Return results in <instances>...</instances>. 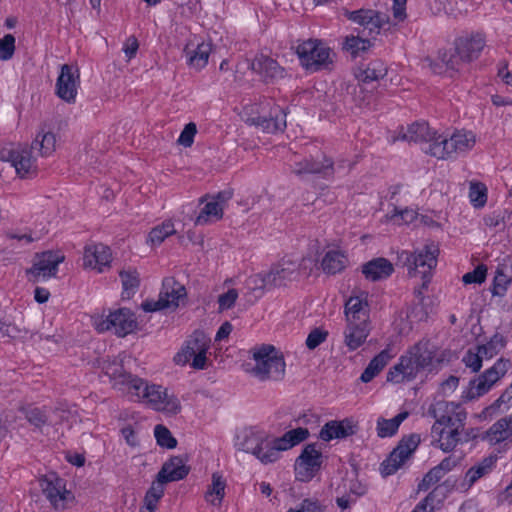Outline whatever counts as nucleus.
I'll list each match as a JSON object with an SVG mask.
<instances>
[{
  "mask_svg": "<svg viewBox=\"0 0 512 512\" xmlns=\"http://www.w3.org/2000/svg\"><path fill=\"white\" fill-rule=\"evenodd\" d=\"M309 437L307 428L298 427L281 437H273L264 430L245 428L236 436L235 446L255 456L262 464L278 461L281 453L305 441Z\"/></svg>",
  "mask_w": 512,
  "mask_h": 512,
  "instance_id": "nucleus-1",
  "label": "nucleus"
},
{
  "mask_svg": "<svg viewBox=\"0 0 512 512\" xmlns=\"http://www.w3.org/2000/svg\"><path fill=\"white\" fill-rule=\"evenodd\" d=\"M428 414L435 419L431 434L438 447L444 452L453 450L460 439L465 410L454 402L437 401L430 405Z\"/></svg>",
  "mask_w": 512,
  "mask_h": 512,
  "instance_id": "nucleus-2",
  "label": "nucleus"
},
{
  "mask_svg": "<svg viewBox=\"0 0 512 512\" xmlns=\"http://www.w3.org/2000/svg\"><path fill=\"white\" fill-rule=\"evenodd\" d=\"M442 359L438 356L437 347L430 341L422 340L412 346L401 356L387 373V381L403 383L415 379L425 369L434 368Z\"/></svg>",
  "mask_w": 512,
  "mask_h": 512,
  "instance_id": "nucleus-3",
  "label": "nucleus"
},
{
  "mask_svg": "<svg viewBox=\"0 0 512 512\" xmlns=\"http://www.w3.org/2000/svg\"><path fill=\"white\" fill-rule=\"evenodd\" d=\"M244 371L260 382H279L285 378L284 354L271 344L255 345L249 350V360Z\"/></svg>",
  "mask_w": 512,
  "mask_h": 512,
  "instance_id": "nucleus-4",
  "label": "nucleus"
},
{
  "mask_svg": "<svg viewBox=\"0 0 512 512\" xmlns=\"http://www.w3.org/2000/svg\"><path fill=\"white\" fill-rule=\"evenodd\" d=\"M311 264L312 261L306 258L301 261L284 258L272 265L268 271L251 276L249 281L257 289L286 287L298 281L301 276H308Z\"/></svg>",
  "mask_w": 512,
  "mask_h": 512,
  "instance_id": "nucleus-5",
  "label": "nucleus"
},
{
  "mask_svg": "<svg viewBox=\"0 0 512 512\" xmlns=\"http://www.w3.org/2000/svg\"><path fill=\"white\" fill-rule=\"evenodd\" d=\"M210 337L201 330H195L181 345L173 357L176 366H189L195 370H205L211 365Z\"/></svg>",
  "mask_w": 512,
  "mask_h": 512,
  "instance_id": "nucleus-6",
  "label": "nucleus"
},
{
  "mask_svg": "<svg viewBox=\"0 0 512 512\" xmlns=\"http://www.w3.org/2000/svg\"><path fill=\"white\" fill-rule=\"evenodd\" d=\"M132 391L129 395L137 398L156 411L168 415H176L181 410L179 399L168 388L139 378L132 383Z\"/></svg>",
  "mask_w": 512,
  "mask_h": 512,
  "instance_id": "nucleus-7",
  "label": "nucleus"
},
{
  "mask_svg": "<svg viewBox=\"0 0 512 512\" xmlns=\"http://www.w3.org/2000/svg\"><path fill=\"white\" fill-rule=\"evenodd\" d=\"M241 116L246 123L260 127L268 133L282 131L286 127V115L272 99L245 105Z\"/></svg>",
  "mask_w": 512,
  "mask_h": 512,
  "instance_id": "nucleus-8",
  "label": "nucleus"
},
{
  "mask_svg": "<svg viewBox=\"0 0 512 512\" xmlns=\"http://www.w3.org/2000/svg\"><path fill=\"white\" fill-rule=\"evenodd\" d=\"M477 142V134L468 129H457L449 136L440 134L429 151L430 156L441 160L465 156L474 149Z\"/></svg>",
  "mask_w": 512,
  "mask_h": 512,
  "instance_id": "nucleus-9",
  "label": "nucleus"
},
{
  "mask_svg": "<svg viewBox=\"0 0 512 512\" xmlns=\"http://www.w3.org/2000/svg\"><path fill=\"white\" fill-rule=\"evenodd\" d=\"M301 66L309 72L332 68L336 54L322 40L308 39L297 46Z\"/></svg>",
  "mask_w": 512,
  "mask_h": 512,
  "instance_id": "nucleus-10",
  "label": "nucleus"
},
{
  "mask_svg": "<svg viewBox=\"0 0 512 512\" xmlns=\"http://www.w3.org/2000/svg\"><path fill=\"white\" fill-rule=\"evenodd\" d=\"M439 247L436 243L427 242L422 248L416 249L406 258V266L410 277H420L422 279L421 289L417 290L418 296L422 294V289H426L430 281L431 271L437 265Z\"/></svg>",
  "mask_w": 512,
  "mask_h": 512,
  "instance_id": "nucleus-11",
  "label": "nucleus"
},
{
  "mask_svg": "<svg viewBox=\"0 0 512 512\" xmlns=\"http://www.w3.org/2000/svg\"><path fill=\"white\" fill-rule=\"evenodd\" d=\"M92 326L98 332L112 331L118 337H125L139 328L135 313L128 308H118L107 315H96L92 317Z\"/></svg>",
  "mask_w": 512,
  "mask_h": 512,
  "instance_id": "nucleus-12",
  "label": "nucleus"
},
{
  "mask_svg": "<svg viewBox=\"0 0 512 512\" xmlns=\"http://www.w3.org/2000/svg\"><path fill=\"white\" fill-rule=\"evenodd\" d=\"M187 303V291L183 284L173 277L163 280L157 300H146L141 304L145 312H156L164 309L175 311Z\"/></svg>",
  "mask_w": 512,
  "mask_h": 512,
  "instance_id": "nucleus-13",
  "label": "nucleus"
},
{
  "mask_svg": "<svg viewBox=\"0 0 512 512\" xmlns=\"http://www.w3.org/2000/svg\"><path fill=\"white\" fill-rule=\"evenodd\" d=\"M131 360L127 354H120L113 358H107L99 361V368L109 377L112 388L124 394H130L132 383L139 377L126 371L125 364Z\"/></svg>",
  "mask_w": 512,
  "mask_h": 512,
  "instance_id": "nucleus-14",
  "label": "nucleus"
},
{
  "mask_svg": "<svg viewBox=\"0 0 512 512\" xmlns=\"http://www.w3.org/2000/svg\"><path fill=\"white\" fill-rule=\"evenodd\" d=\"M41 491L52 508L56 511L68 509L74 502L73 493L66 488V483L57 475L51 473L39 479Z\"/></svg>",
  "mask_w": 512,
  "mask_h": 512,
  "instance_id": "nucleus-15",
  "label": "nucleus"
},
{
  "mask_svg": "<svg viewBox=\"0 0 512 512\" xmlns=\"http://www.w3.org/2000/svg\"><path fill=\"white\" fill-rule=\"evenodd\" d=\"M0 159L14 167L21 178L33 177L37 174L36 159L32 155V149L23 145H11L0 151Z\"/></svg>",
  "mask_w": 512,
  "mask_h": 512,
  "instance_id": "nucleus-16",
  "label": "nucleus"
},
{
  "mask_svg": "<svg viewBox=\"0 0 512 512\" xmlns=\"http://www.w3.org/2000/svg\"><path fill=\"white\" fill-rule=\"evenodd\" d=\"M64 259L63 254L54 251L36 254L31 268L26 271L29 281L36 283L56 277L58 266Z\"/></svg>",
  "mask_w": 512,
  "mask_h": 512,
  "instance_id": "nucleus-17",
  "label": "nucleus"
},
{
  "mask_svg": "<svg viewBox=\"0 0 512 512\" xmlns=\"http://www.w3.org/2000/svg\"><path fill=\"white\" fill-rule=\"evenodd\" d=\"M511 363L506 359H499L495 364L470 382L467 392V399H475L486 394L490 389L505 376L510 369Z\"/></svg>",
  "mask_w": 512,
  "mask_h": 512,
  "instance_id": "nucleus-18",
  "label": "nucleus"
},
{
  "mask_svg": "<svg viewBox=\"0 0 512 512\" xmlns=\"http://www.w3.org/2000/svg\"><path fill=\"white\" fill-rule=\"evenodd\" d=\"M80 88V72L77 66L63 64L55 83V95L68 105L77 101Z\"/></svg>",
  "mask_w": 512,
  "mask_h": 512,
  "instance_id": "nucleus-19",
  "label": "nucleus"
},
{
  "mask_svg": "<svg viewBox=\"0 0 512 512\" xmlns=\"http://www.w3.org/2000/svg\"><path fill=\"white\" fill-rule=\"evenodd\" d=\"M321 464V451L315 444L306 445L295 462L296 478L303 482L311 480L320 470Z\"/></svg>",
  "mask_w": 512,
  "mask_h": 512,
  "instance_id": "nucleus-20",
  "label": "nucleus"
},
{
  "mask_svg": "<svg viewBox=\"0 0 512 512\" xmlns=\"http://www.w3.org/2000/svg\"><path fill=\"white\" fill-rule=\"evenodd\" d=\"M419 442L418 435H410L403 439L381 464V473L384 476L395 473L416 450Z\"/></svg>",
  "mask_w": 512,
  "mask_h": 512,
  "instance_id": "nucleus-21",
  "label": "nucleus"
},
{
  "mask_svg": "<svg viewBox=\"0 0 512 512\" xmlns=\"http://www.w3.org/2000/svg\"><path fill=\"white\" fill-rule=\"evenodd\" d=\"M486 45L485 37L482 33H466L455 40V53L459 61L470 63L476 60Z\"/></svg>",
  "mask_w": 512,
  "mask_h": 512,
  "instance_id": "nucleus-22",
  "label": "nucleus"
},
{
  "mask_svg": "<svg viewBox=\"0 0 512 512\" xmlns=\"http://www.w3.org/2000/svg\"><path fill=\"white\" fill-rule=\"evenodd\" d=\"M343 15L350 21L363 27L370 35H378L382 27L387 24L388 17L372 9H359L349 11L343 9Z\"/></svg>",
  "mask_w": 512,
  "mask_h": 512,
  "instance_id": "nucleus-23",
  "label": "nucleus"
},
{
  "mask_svg": "<svg viewBox=\"0 0 512 512\" xmlns=\"http://www.w3.org/2000/svg\"><path fill=\"white\" fill-rule=\"evenodd\" d=\"M82 261L85 270L103 273L110 267L112 254L109 247L102 243L88 244L84 248Z\"/></svg>",
  "mask_w": 512,
  "mask_h": 512,
  "instance_id": "nucleus-24",
  "label": "nucleus"
},
{
  "mask_svg": "<svg viewBox=\"0 0 512 512\" xmlns=\"http://www.w3.org/2000/svg\"><path fill=\"white\" fill-rule=\"evenodd\" d=\"M369 294L361 289H354L345 303L346 322H369Z\"/></svg>",
  "mask_w": 512,
  "mask_h": 512,
  "instance_id": "nucleus-25",
  "label": "nucleus"
},
{
  "mask_svg": "<svg viewBox=\"0 0 512 512\" xmlns=\"http://www.w3.org/2000/svg\"><path fill=\"white\" fill-rule=\"evenodd\" d=\"M440 137V134L430 128L427 123H413L409 125L405 130H402L398 136L399 139L413 142L426 144L424 147L425 153L430 155V149L436 142V139Z\"/></svg>",
  "mask_w": 512,
  "mask_h": 512,
  "instance_id": "nucleus-26",
  "label": "nucleus"
},
{
  "mask_svg": "<svg viewBox=\"0 0 512 512\" xmlns=\"http://www.w3.org/2000/svg\"><path fill=\"white\" fill-rule=\"evenodd\" d=\"M231 198L228 192H222L218 195L207 198L206 203L195 219L196 225H206L214 223L223 217L224 207Z\"/></svg>",
  "mask_w": 512,
  "mask_h": 512,
  "instance_id": "nucleus-27",
  "label": "nucleus"
},
{
  "mask_svg": "<svg viewBox=\"0 0 512 512\" xmlns=\"http://www.w3.org/2000/svg\"><path fill=\"white\" fill-rule=\"evenodd\" d=\"M250 68L265 82H273L284 77V69L276 60L264 54L256 55L251 60Z\"/></svg>",
  "mask_w": 512,
  "mask_h": 512,
  "instance_id": "nucleus-28",
  "label": "nucleus"
},
{
  "mask_svg": "<svg viewBox=\"0 0 512 512\" xmlns=\"http://www.w3.org/2000/svg\"><path fill=\"white\" fill-rule=\"evenodd\" d=\"M356 428L355 422L351 419H343L340 421L332 420L322 427L319 437L326 442L333 439L346 438L355 434Z\"/></svg>",
  "mask_w": 512,
  "mask_h": 512,
  "instance_id": "nucleus-29",
  "label": "nucleus"
},
{
  "mask_svg": "<svg viewBox=\"0 0 512 512\" xmlns=\"http://www.w3.org/2000/svg\"><path fill=\"white\" fill-rule=\"evenodd\" d=\"M189 473V467L181 457H172L166 461L157 475V480L163 484L178 481Z\"/></svg>",
  "mask_w": 512,
  "mask_h": 512,
  "instance_id": "nucleus-30",
  "label": "nucleus"
},
{
  "mask_svg": "<svg viewBox=\"0 0 512 512\" xmlns=\"http://www.w3.org/2000/svg\"><path fill=\"white\" fill-rule=\"evenodd\" d=\"M370 334L369 322H346L344 343L349 350L354 351L363 345Z\"/></svg>",
  "mask_w": 512,
  "mask_h": 512,
  "instance_id": "nucleus-31",
  "label": "nucleus"
},
{
  "mask_svg": "<svg viewBox=\"0 0 512 512\" xmlns=\"http://www.w3.org/2000/svg\"><path fill=\"white\" fill-rule=\"evenodd\" d=\"M211 51L212 47L208 42L189 43L185 48L188 65L195 70L203 69L208 63Z\"/></svg>",
  "mask_w": 512,
  "mask_h": 512,
  "instance_id": "nucleus-32",
  "label": "nucleus"
},
{
  "mask_svg": "<svg viewBox=\"0 0 512 512\" xmlns=\"http://www.w3.org/2000/svg\"><path fill=\"white\" fill-rule=\"evenodd\" d=\"M394 272L393 264L386 258H375L362 266V273L370 281H381Z\"/></svg>",
  "mask_w": 512,
  "mask_h": 512,
  "instance_id": "nucleus-33",
  "label": "nucleus"
},
{
  "mask_svg": "<svg viewBox=\"0 0 512 512\" xmlns=\"http://www.w3.org/2000/svg\"><path fill=\"white\" fill-rule=\"evenodd\" d=\"M320 265L324 273L334 275L342 272L347 267L348 257L345 251L332 248L325 252Z\"/></svg>",
  "mask_w": 512,
  "mask_h": 512,
  "instance_id": "nucleus-34",
  "label": "nucleus"
},
{
  "mask_svg": "<svg viewBox=\"0 0 512 512\" xmlns=\"http://www.w3.org/2000/svg\"><path fill=\"white\" fill-rule=\"evenodd\" d=\"M227 481L220 472L211 475V483L207 486L204 498L214 507H220L225 497Z\"/></svg>",
  "mask_w": 512,
  "mask_h": 512,
  "instance_id": "nucleus-35",
  "label": "nucleus"
},
{
  "mask_svg": "<svg viewBox=\"0 0 512 512\" xmlns=\"http://www.w3.org/2000/svg\"><path fill=\"white\" fill-rule=\"evenodd\" d=\"M512 437V415L505 416L496 421L486 432L485 439L496 445Z\"/></svg>",
  "mask_w": 512,
  "mask_h": 512,
  "instance_id": "nucleus-36",
  "label": "nucleus"
},
{
  "mask_svg": "<svg viewBox=\"0 0 512 512\" xmlns=\"http://www.w3.org/2000/svg\"><path fill=\"white\" fill-rule=\"evenodd\" d=\"M394 357L390 348H386L382 350L378 355H376L368 364L364 372L362 373L360 379L364 383L370 382L389 362L390 359Z\"/></svg>",
  "mask_w": 512,
  "mask_h": 512,
  "instance_id": "nucleus-37",
  "label": "nucleus"
},
{
  "mask_svg": "<svg viewBox=\"0 0 512 512\" xmlns=\"http://www.w3.org/2000/svg\"><path fill=\"white\" fill-rule=\"evenodd\" d=\"M387 74V67L381 61H372L365 67L358 68L356 72L357 79L364 85L372 81H378Z\"/></svg>",
  "mask_w": 512,
  "mask_h": 512,
  "instance_id": "nucleus-38",
  "label": "nucleus"
},
{
  "mask_svg": "<svg viewBox=\"0 0 512 512\" xmlns=\"http://www.w3.org/2000/svg\"><path fill=\"white\" fill-rule=\"evenodd\" d=\"M57 138L52 131L41 130L32 142L31 149L38 150L42 157H49L56 151Z\"/></svg>",
  "mask_w": 512,
  "mask_h": 512,
  "instance_id": "nucleus-39",
  "label": "nucleus"
},
{
  "mask_svg": "<svg viewBox=\"0 0 512 512\" xmlns=\"http://www.w3.org/2000/svg\"><path fill=\"white\" fill-rule=\"evenodd\" d=\"M176 233L175 225L172 220H165L161 224L153 227L148 233L146 243L155 248L161 245L166 238Z\"/></svg>",
  "mask_w": 512,
  "mask_h": 512,
  "instance_id": "nucleus-40",
  "label": "nucleus"
},
{
  "mask_svg": "<svg viewBox=\"0 0 512 512\" xmlns=\"http://www.w3.org/2000/svg\"><path fill=\"white\" fill-rule=\"evenodd\" d=\"M407 417L408 412H401L392 419L378 418L376 423L377 435L381 438L393 436Z\"/></svg>",
  "mask_w": 512,
  "mask_h": 512,
  "instance_id": "nucleus-41",
  "label": "nucleus"
},
{
  "mask_svg": "<svg viewBox=\"0 0 512 512\" xmlns=\"http://www.w3.org/2000/svg\"><path fill=\"white\" fill-rule=\"evenodd\" d=\"M164 484L156 480L147 490L144 499L142 509L155 512L159 501L164 495Z\"/></svg>",
  "mask_w": 512,
  "mask_h": 512,
  "instance_id": "nucleus-42",
  "label": "nucleus"
},
{
  "mask_svg": "<svg viewBox=\"0 0 512 512\" xmlns=\"http://www.w3.org/2000/svg\"><path fill=\"white\" fill-rule=\"evenodd\" d=\"M371 45L372 43L369 39L349 35L344 39L343 50L351 54L352 57H357L360 53L367 51Z\"/></svg>",
  "mask_w": 512,
  "mask_h": 512,
  "instance_id": "nucleus-43",
  "label": "nucleus"
},
{
  "mask_svg": "<svg viewBox=\"0 0 512 512\" xmlns=\"http://www.w3.org/2000/svg\"><path fill=\"white\" fill-rule=\"evenodd\" d=\"M494 465V461L491 458H485L478 464L471 467L465 475V481L469 486L473 485L478 479L487 475Z\"/></svg>",
  "mask_w": 512,
  "mask_h": 512,
  "instance_id": "nucleus-44",
  "label": "nucleus"
},
{
  "mask_svg": "<svg viewBox=\"0 0 512 512\" xmlns=\"http://www.w3.org/2000/svg\"><path fill=\"white\" fill-rule=\"evenodd\" d=\"M505 266H499L494 276L493 295L503 296L512 282V275Z\"/></svg>",
  "mask_w": 512,
  "mask_h": 512,
  "instance_id": "nucleus-45",
  "label": "nucleus"
},
{
  "mask_svg": "<svg viewBox=\"0 0 512 512\" xmlns=\"http://www.w3.org/2000/svg\"><path fill=\"white\" fill-rule=\"evenodd\" d=\"M121 278L123 293L130 297L134 294L139 286V273L134 269H125L119 273Z\"/></svg>",
  "mask_w": 512,
  "mask_h": 512,
  "instance_id": "nucleus-46",
  "label": "nucleus"
},
{
  "mask_svg": "<svg viewBox=\"0 0 512 512\" xmlns=\"http://www.w3.org/2000/svg\"><path fill=\"white\" fill-rule=\"evenodd\" d=\"M505 346V339L500 334H495L486 344L477 346L485 360L496 356Z\"/></svg>",
  "mask_w": 512,
  "mask_h": 512,
  "instance_id": "nucleus-47",
  "label": "nucleus"
},
{
  "mask_svg": "<svg viewBox=\"0 0 512 512\" xmlns=\"http://www.w3.org/2000/svg\"><path fill=\"white\" fill-rule=\"evenodd\" d=\"M469 199L475 208H482L487 202V187L480 182H471Z\"/></svg>",
  "mask_w": 512,
  "mask_h": 512,
  "instance_id": "nucleus-48",
  "label": "nucleus"
},
{
  "mask_svg": "<svg viewBox=\"0 0 512 512\" xmlns=\"http://www.w3.org/2000/svg\"><path fill=\"white\" fill-rule=\"evenodd\" d=\"M355 104L360 108H368L374 103L375 97L371 91H368L363 84H359L354 90L353 96Z\"/></svg>",
  "mask_w": 512,
  "mask_h": 512,
  "instance_id": "nucleus-49",
  "label": "nucleus"
},
{
  "mask_svg": "<svg viewBox=\"0 0 512 512\" xmlns=\"http://www.w3.org/2000/svg\"><path fill=\"white\" fill-rule=\"evenodd\" d=\"M154 434L157 443L165 448L172 449L177 445L176 439L172 436L171 432L163 425H157L154 429Z\"/></svg>",
  "mask_w": 512,
  "mask_h": 512,
  "instance_id": "nucleus-50",
  "label": "nucleus"
},
{
  "mask_svg": "<svg viewBox=\"0 0 512 512\" xmlns=\"http://www.w3.org/2000/svg\"><path fill=\"white\" fill-rule=\"evenodd\" d=\"M511 404H512V390L509 387L507 390H505L501 394V396L493 404H491L484 410V413H486L488 415H493V414H496L501 409V407L503 405L505 406L504 407L505 409H508Z\"/></svg>",
  "mask_w": 512,
  "mask_h": 512,
  "instance_id": "nucleus-51",
  "label": "nucleus"
},
{
  "mask_svg": "<svg viewBox=\"0 0 512 512\" xmlns=\"http://www.w3.org/2000/svg\"><path fill=\"white\" fill-rule=\"evenodd\" d=\"M484 357L480 353V350L478 347L475 349H470L467 351V353L463 357V362L466 365V367L470 368L473 372H477L482 367Z\"/></svg>",
  "mask_w": 512,
  "mask_h": 512,
  "instance_id": "nucleus-52",
  "label": "nucleus"
},
{
  "mask_svg": "<svg viewBox=\"0 0 512 512\" xmlns=\"http://www.w3.org/2000/svg\"><path fill=\"white\" fill-rule=\"evenodd\" d=\"M311 167L308 169L312 173H323L324 175H330L333 173V161L330 158L322 155L321 159H310Z\"/></svg>",
  "mask_w": 512,
  "mask_h": 512,
  "instance_id": "nucleus-53",
  "label": "nucleus"
},
{
  "mask_svg": "<svg viewBox=\"0 0 512 512\" xmlns=\"http://www.w3.org/2000/svg\"><path fill=\"white\" fill-rule=\"evenodd\" d=\"M15 52V37L12 34H6L0 39V60L7 61L11 59Z\"/></svg>",
  "mask_w": 512,
  "mask_h": 512,
  "instance_id": "nucleus-54",
  "label": "nucleus"
},
{
  "mask_svg": "<svg viewBox=\"0 0 512 512\" xmlns=\"http://www.w3.org/2000/svg\"><path fill=\"white\" fill-rule=\"evenodd\" d=\"M390 218L397 224H409L417 218V212L410 208H394Z\"/></svg>",
  "mask_w": 512,
  "mask_h": 512,
  "instance_id": "nucleus-55",
  "label": "nucleus"
},
{
  "mask_svg": "<svg viewBox=\"0 0 512 512\" xmlns=\"http://www.w3.org/2000/svg\"><path fill=\"white\" fill-rule=\"evenodd\" d=\"M487 276V267L485 265H478L473 271L463 275L462 281L465 284H481L485 281Z\"/></svg>",
  "mask_w": 512,
  "mask_h": 512,
  "instance_id": "nucleus-56",
  "label": "nucleus"
},
{
  "mask_svg": "<svg viewBox=\"0 0 512 512\" xmlns=\"http://www.w3.org/2000/svg\"><path fill=\"white\" fill-rule=\"evenodd\" d=\"M196 133L197 127L195 123L190 122L186 124L177 140L178 144L184 147H190L194 142Z\"/></svg>",
  "mask_w": 512,
  "mask_h": 512,
  "instance_id": "nucleus-57",
  "label": "nucleus"
},
{
  "mask_svg": "<svg viewBox=\"0 0 512 512\" xmlns=\"http://www.w3.org/2000/svg\"><path fill=\"white\" fill-rule=\"evenodd\" d=\"M328 336V332L326 330H323L321 328H315L313 329L306 339V345L310 350L315 349L318 347L321 343H323Z\"/></svg>",
  "mask_w": 512,
  "mask_h": 512,
  "instance_id": "nucleus-58",
  "label": "nucleus"
},
{
  "mask_svg": "<svg viewBox=\"0 0 512 512\" xmlns=\"http://www.w3.org/2000/svg\"><path fill=\"white\" fill-rule=\"evenodd\" d=\"M444 477L443 473L440 472L436 467L429 470L426 475L423 477L421 483L419 484V490H428L431 486L436 484Z\"/></svg>",
  "mask_w": 512,
  "mask_h": 512,
  "instance_id": "nucleus-59",
  "label": "nucleus"
},
{
  "mask_svg": "<svg viewBox=\"0 0 512 512\" xmlns=\"http://www.w3.org/2000/svg\"><path fill=\"white\" fill-rule=\"evenodd\" d=\"M238 298V291L236 289H229L226 293L219 295L218 304L219 310L224 311L232 308Z\"/></svg>",
  "mask_w": 512,
  "mask_h": 512,
  "instance_id": "nucleus-60",
  "label": "nucleus"
},
{
  "mask_svg": "<svg viewBox=\"0 0 512 512\" xmlns=\"http://www.w3.org/2000/svg\"><path fill=\"white\" fill-rule=\"evenodd\" d=\"M26 418L30 424L39 429L48 422V417L45 413L37 408L29 410L26 414Z\"/></svg>",
  "mask_w": 512,
  "mask_h": 512,
  "instance_id": "nucleus-61",
  "label": "nucleus"
},
{
  "mask_svg": "<svg viewBox=\"0 0 512 512\" xmlns=\"http://www.w3.org/2000/svg\"><path fill=\"white\" fill-rule=\"evenodd\" d=\"M427 311L421 303H417L407 309V318L410 322H421L427 318Z\"/></svg>",
  "mask_w": 512,
  "mask_h": 512,
  "instance_id": "nucleus-62",
  "label": "nucleus"
},
{
  "mask_svg": "<svg viewBox=\"0 0 512 512\" xmlns=\"http://www.w3.org/2000/svg\"><path fill=\"white\" fill-rule=\"evenodd\" d=\"M286 512H323V507L317 500L306 499L299 508H290Z\"/></svg>",
  "mask_w": 512,
  "mask_h": 512,
  "instance_id": "nucleus-63",
  "label": "nucleus"
},
{
  "mask_svg": "<svg viewBox=\"0 0 512 512\" xmlns=\"http://www.w3.org/2000/svg\"><path fill=\"white\" fill-rule=\"evenodd\" d=\"M436 491H432L425 499H423L412 512H434V499Z\"/></svg>",
  "mask_w": 512,
  "mask_h": 512,
  "instance_id": "nucleus-64",
  "label": "nucleus"
}]
</instances>
